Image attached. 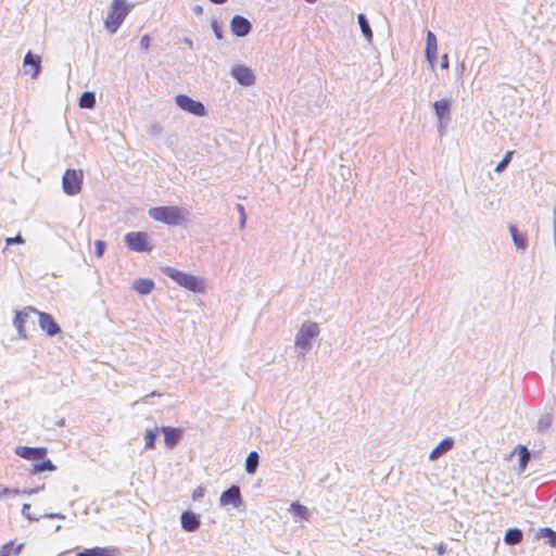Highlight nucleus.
<instances>
[{
  "label": "nucleus",
  "mask_w": 556,
  "mask_h": 556,
  "mask_svg": "<svg viewBox=\"0 0 556 556\" xmlns=\"http://www.w3.org/2000/svg\"><path fill=\"white\" fill-rule=\"evenodd\" d=\"M5 243L7 245H12V244H23L24 243V239L21 235H16L15 237H9L5 239Z\"/></svg>",
  "instance_id": "a19ab883"
},
{
  "label": "nucleus",
  "mask_w": 556,
  "mask_h": 556,
  "mask_svg": "<svg viewBox=\"0 0 556 556\" xmlns=\"http://www.w3.org/2000/svg\"><path fill=\"white\" fill-rule=\"evenodd\" d=\"M23 65L26 75L37 78L41 72V58L28 51L24 56Z\"/></svg>",
  "instance_id": "f8f14e48"
},
{
  "label": "nucleus",
  "mask_w": 556,
  "mask_h": 556,
  "mask_svg": "<svg viewBox=\"0 0 556 556\" xmlns=\"http://www.w3.org/2000/svg\"><path fill=\"white\" fill-rule=\"evenodd\" d=\"M185 42L188 43L190 47H192V40H190L189 38H186Z\"/></svg>",
  "instance_id": "5fc2aeb1"
},
{
  "label": "nucleus",
  "mask_w": 556,
  "mask_h": 556,
  "mask_svg": "<svg viewBox=\"0 0 556 556\" xmlns=\"http://www.w3.org/2000/svg\"><path fill=\"white\" fill-rule=\"evenodd\" d=\"M219 503L222 506L231 505L235 508L240 507L243 503L240 488L233 484L227 490H225L220 494Z\"/></svg>",
  "instance_id": "9b49d317"
},
{
  "label": "nucleus",
  "mask_w": 556,
  "mask_h": 556,
  "mask_svg": "<svg viewBox=\"0 0 556 556\" xmlns=\"http://www.w3.org/2000/svg\"><path fill=\"white\" fill-rule=\"evenodd\" d=\"M516 452L519 456V470L525 471L531 459V453L526 445H518Z\"/></svg>",
  "instance_id": "bb28decb"
},
{
  "label": "nucleus",
  "mask_w": 556,
  "mask_h": 556,
  "mask_svg": "<svg viewBox=\"0 0 556 556\" xmlns=\"http://www.w3.org/2000/svg\"><path fill=\"white\" fill-rule=\"evenodd\" d=\"M43 517L50 518V519H64L65 518V516L60 513L46 514V515H43Z\"/></svg>",
  "instance_id": "a18cd8bd"
},
{
  "label": "nucleus",
  "mask_w": 556,
  "mask_h": 556,
  "mask_svg": "<svg viewBox=\"0 0 556 556\" xmlns=\"http://www.w3.org/2000/svg\"><path fill=\"white\" fill-rule=\"evenodd\" d=\"M45 489V485H41V486H37V488H34V489H24L23 491H20V494H36V493H39L40 491H42Z\"/></svg>",
  "instance_id": "37998d69"
},
{
  "label": "nucleus",
  "mask_w": 556,
  "mask_h": 556,
  "mask_svg": "<svg viewBox=\"0 0 556 556\" xmlns=\"http://www.w3.org/2000/svg\"><path fill=\"white\" fill-rule=\"evenodd\" d=\"M124 242L126 247L134 252H150L152 250L149 236L143 231H130L126 233Z\"/></svg>",
  "instance_id": "423d86ee"
},
{
  "label": "nucleus",
  "mask_w": 556,
  "mask_h": 556,
  "mask_svg": "<svg viewBox=\"0 0 556 556\" xmlns=\"http://www.w3.org/2000/svg\"><path fill=\"white\" fill-rule=\"evenodd\" d=\"M140 49L143 51V52H147L149 49H150V46H151V37L146 34L141 37L140 39Z\"/></svg>",
  "instance_id": "4c0bfd02"
},
{
  "label": "nucleus",
  "mask_w": 556,
  "mask_h": 556,
  "mask_svg": "<svg viewBox=\"0 0 556 556\" xmlns=\"http://www.w3.org/2000/svg\"><path fill=\"white\" fill-rule=\"evenodd\" d=\"M509 232L517 249L526 250L528 247L527 236L519 231L515 225L509 226Z\"/></svg>",
  "instance_id": "412c9836"
},
{
  "label": "nucleus",
  "mask_w": 556,
  "mask_h": 556,
  "mask_svg": "<svg viewBox=\"0 0 556 556\" xmlns=\"http://www.w3.org/2000/svg\"><path fill=\"white\" fill-rule=\"evenodd\" d=\"M258 464H260L258 453L256 451H251L245 458L244 468H245L247 473H249V475L255 473L257 470Z\"/></svg>",
  "instance_id": "b1692460"
},
{
  "label": "nucleus",
  "mask_w": 556,
  "mask_h": 556,
  "mask_svg": "<svg viewBox=\"0 0 556 556\" xmlns=\"http://www.w3.org/2000/svg\"><path fill=\"white\" fill-rule=\"evenodd\" d=\"M426 47H430V48L431 47H438V45H437V37L430 30L427 33Z\"/></svg>",
  "instance_id": "ea45409f"
},
{
  "label": "nucleus",
  "mask_w": 556,
  "mask_h": 556,
  "mask_svg": "<svg viewBox=\"0 0 556 556\" xmlns=\"http://www.w3.org/2000/svg\"><path fill=\"white\" fill-rule=\"evenodd\" d=\"M513 151H508L505 156L503 157V160L496 165L495 167V172L496 173H502L509 164L510 160H511V155H513Z\"/></svg>",
  "instance_id": "72a5a7b5"
},
{
  "label": "nucleus",
  "mask_w": 556,
  "mask_h": 556,
  "mask_svg": "<svg viewBox=\"0 0 556 556\" xmlns=\"http://www.w3.org/2000/svg\"><path fill=\"white\" fill-rule=\"evenodd\" d=\"M205 495V489L203 486H198L197 489H194L193 493H192V498L194 501H199L201 500L203 496Z\"/></svg>",
  "instance_id": "79ce46f5"
},
{
  "label": "nucleus",
  "mask_w": 556,
  "mask_h": 556,
  "mask_svg": "<svg viewBox=\"0 0 556 556\" xmlns=\"http://www.w3.org/2000/svg\"><path fill=\"white\" fill-rule=\"evenodd\" d=\"M202 12H203V9H202V7H201V5H195V7H194V13H195V14H201Z\"/></svg>",
  "instance_id": "603ef678"
},
{
  "label": "nucleus",
  "mask_w": 556,
  "mask_h": 556,
  "mask_svg": "<svg viewBox=\"0 0 556 556\" xmlns=\"http://www.w3.org/2000/svg\"><path fill=\"white\" fill-rule=\"evenodd\" d=\"M305 1H306V2H308V3H312V4H313V3H315L317 0H305Z\"/></svg>",
  "instance_id": "6e6d98bb"
},
{
  "label": "nucleus",
  "mask_w": 556,
  "mask_h": 556,
  "mask_svg": "<svg viewBox=\"0 0 556 556\" xmlns=\"http://www.w3.org/2000/svg\"><path fill=\"white\" fill-rule=\"evenodd\" d=\"M214 4H224L227 0H210Z\"/></svg>",
  "instance_id": "864d4df0"
},
{
  "label": "nucleus",
  "mask_w": 556,
  "mask_h": 556,
  "mask_svg": "<svg viewBox=\"0 0 556 556\" xmlns=\"http://www.w3.org/2000/svg\"><path fill=\"white\" fill-rule=\"evenodd\" d=\"M357 22H358V25H359L363 36L366 38V40L368 42H371L374 35H372V30H371L369 21L366 17V15L364 13H359L357 15Z\"/></svg>",
  "instance_id": "393cba45"
},
{
  "label": "nucleus",
  "mask_w": 556,
  "mask_h": 556,
  "mask_svg": "<svg viewBox=\"0 0 556 556\" xmlns=\"http://www.w3.org/2000/svg\"><path fill=\"white\" fill-rule=\"evenodd\" d=\"M24 547V544H18L17 546H14V542L10 541L5 544L2 545V547L0 548L1 553L7 555V556H11V555H18L22 551V548Z\"/></svg>",
  "instance_id": "7c9ffc66"
},
{
  "label": "nucleus",
  "mask_w": 556,
  "mask_h": 556,
  "mask_svg": "<svg viewBox=\"0 0 556 556\" xmlns=\"http://www.w3.org/2000/svg\"><path fill=\"white\" fill-rule=\"evenodd\" d=\"M30 508L31 507L29 504H24L22 508V514L29 520H39V517L31 514Z\"/></svg>",
  "instance_id": "58836bf2"
},
{
  "label": "nucleus",
  "mask_w": 556,
  "mask_h": 556,
  "mask_svg": "<svg viewBox=\"0 0 556 556\" xmlns=\"http://www.w3.org/2000/svg\"><path fill=\"white\" fill-rule=\"evenodd\" d=\"M553 424V415L551 413H546L540 416L536 422L538 432L544 433L546 432Z\"/></svg>",
  "instance_id": "c85d7f7f"
},
{
  "label": "nucleus",
  "mask_w": 556,
  "mask_h": 556,
  "mask_svg": "<svg viewBox=\"0 0 556 556\" xmlns=\"http://www.w3.org/2000/svg\"><path fill=\"white\" fill-rule=\"evenodd\" d=\"M15 454L27 460H40L47 456L46 447L17 446Z\"/></svg>",
  "instance_id": "4468645a"
},
{
  "label": "nucleus",
  "mask_w": 556,
  "mask_h": 556,
  "mask_svg": "<svg viewBox=\"0 0 556 556\" xmlns=\"http://www.w3.org/2000/svg\"><path fill=\"white\" fill-rule=\"evenodd\" d=\"M28 311L33 314L38 315L39 317V326L42 331L47 333L49 337H54L61 332V327L54 320L53 316L49 313L40 312L33 306H28Z\"/></svg>",
  "instance_id": "1a4fd4ad"
},
{
  "label": "nucleus",
  "mask_w": 556,
  "mask_h": 556,
  "mask_svg": "<svg viewBox=\"0 0 556 556\" xmlns=\"http://www.w3.org/2000/svg\"><path fill=\"white\" fill-rule=\"evenodd\" d=\"M40 460L41 462L33 465V468L30 470L31 475H38L43 471H54L56 469V466L49 458L45 457L43 459Z\"/></svg>",
  "instance_id": "a878e982"
},
{
  "label": "nucleus",
  "mask_w": 556,
  "mask_h": 556,
  "mask_svg": "<svg viewBox=\"0 0 556 556\" xmlns=\"http://www.w3.org/2000/svg\"><path fill=\"white\" fill-rule=\"evenodd\" d=\"M154 281L149 278L136 279L132 283V289L141 295H147L154 289Z\"/></svg>",
  "instance_id": "aec40b11"
},
{
  "label": "nucleus",
  "mask_w": 556,
  "mask_h": 556,
  "mask_svg": "<svg viewBox=\"0 0 556 556\" xmlns=\"http://www.w3.org/2000/svg\"><path fill=\"white\" fill-rule=\"evenodd\" d=\"M31 312L28 311V306L25 307L23 311H17L13 320L14 327L17 329L18 336L23 339H26V332L24 329V324L26 323L28 315Z\"/></svg>",
  "instance_id": "6ab92c4d"
},
{
  "label": "nucleus",
  "mask_w": 556,
  "mask_h": 556,
  "mask_svg": "<svg viewBox=\"0 0 556 556\" xmlns=\"http://www.w3.org/2000/svg\"><path fill=\"white\" fill-rule=\"evenodd\" d=\"M291 510L293 511V514L302 519H307L308 516H309V511L307 509V507H305L304 505L295 502V503H292L291 504Z\"/></svg>",
  "instance_id": "2f4dec72"
},
{
  "label": "nucleus",
  "mask_w": 556,
  "mask_h": 556,
  "mask_svg": "<svg viewBox=\"0 0 556 556\" xmlns=\"http://www.w3.org/2000/svg\"><path fill=\"white\" fill-rule=\"evenodd\" d=\"M523 540V532L519 528H509L504 535V542L507 545L520 544Z\"/></svg>",
  "instance_id": "4be33fe9"
},
{
  "label": "nucleus",
  "mask_w": 556,
  "mask_h": 556,
  "mask_svg": "<svg viewBox=\"0 0 556 556\" xmlns=\"http://www.w3.org/2000/svg\"><path fill=\"white\" fill-rule=\"evenodd\" d=\"M230 75L238 84L249 87L254 85L255 75L252 70L244 65H236L231 68Z\"/></svg>",
  "instance_id": "9d476101"
},
{
  "label": "nucleus",
  "mask_w": 556,
  "mask_h": 556,
  "mask_svg": "<svg viewBox=\"0 0 556 556\" xmlns=\"http://www.w3.org/2000/svg\"><path fill=\"white\" fill-rule=\"evenodd\" d=\"M189 211L185 207L166 205L155 206L149 210V216L167 226H178L187 220Z\"/></svg>",
  "instance_id": "f257e3e1"
},
{
  "label": "nucleus",
  "mask_w": 556,
  "mask_h": 556,
  "mask_svg": "<svg viewBox=\"0 0 556 556\" xmlns=\"http://www.w3.org/2000/svg\"><path fill=\"white\" fill-rule=\"evenodd\" d=\"M60 529H61V526H60V525H58V526H56V528H55V530H56V531H59Z\"/></svg>",
  "instance_id": "4d7b16f0"
},
{
  "label": "nucleus",
  "mask_w": 556,
  "mask_h": 556,
  "mask_svg": "<svg viewBox=\"0 0 556 556\" xmlns=\"http://www.w3.org/2000/svg\"><path fill=\"white\" fill-rule=\"evenodd\" d=\"M236 210L239 213L240 217L247 216L245 215V211H244V206L242 204H237L236 205Z\"/></svg>",
  "instance_id": "de8ad7c7"
},
{
  "label": "nucleus",
  "mask_w": 556,
  "mask_h": 556,
  "mask_svg": "<svg viewBox=\"0 0 556 556\" xmlns=\"http://www.w3.org/2000/svg\"><path fill=\"white\" fill-rule=\"evenodd\" d=\"M118 548L113 546L85 548L76 554V556H117Z\"/></svg>",
  "instance_id": "f3484780"
},
{
  "label": "nucleus",
  "mask_w": 556,
  "mask_h": 556,
  "mask_svg": "<svg viewBox=\"0 0 556 556\" xmlns=\"http://www.w3.org/2000/svg\"><path fill=\"white\" fill-rule=\"evenodd\" d=\"M175 102L178 108L195 116L201 117L206 114L204 104L201 101L193 100L187 94H177L175 97Z\"/></svg>",
  "instance_id": "6e6552de"
},
{
  "label": "nucleus",
  "mask_w": 556,
  "mask_h": 556,
  "mask_svg": "<svg viewBox=\"0 0 556 556\" xmlns=\"http://www.w3.org/2000/svg\"><path fill=\"white\" fill-rule=\"evenodd\" d=\"M320 332L319 325L314 321H304L295 334L294 344L296 349L305 354L312 349V342Z\"/></svg>",
  "instance_id": "20e7f679"
},
{
  "label": "nucleus",
  "mask_w": 556,
  "mask_h": 556,
  "mask_svg": "<svg viewBox=\"0 0 556 556\" xmlns=\"http://www.w3.org/2000/svg\"><path fill=\"white\" fill-rule=\"evenodd\" d=\"M106 243L103 240H96L94 242V254L98 257H102L105 252Z\"/></svg>",
  "instance_id": "c9c22d12"
},
{
  "label": "nucleus",
  "mask_w": 556,
  "mask_h": 556,
  "mask_svg": "<svg viewBox=\"0 0 556 556\" xmlns=\"http://www.w3.org/2000/svg\"><path fill=\"white\" fill-rule=\"evenodd\" d=\"M159 432H161L160 428L148 429L146 431V434H144L146 445H144V447L147 450L154 448V446H155V439H156Z\"/></svg>",
  "instance_id": "c756f323"
},
{
  "label": "nucleus",
  "mask_w": 556,
  "mask_h": 556,
  "mask_svg": "<svg viewBox=\"0 0 556 556\" xmlns=\"http://www.w3.org/2000/svg\"><path fill=\"white\" fill-rule=\"evenodd\" d=\"M20 494L18 489H10L0 484V498L3 496H15Z\"/></svg>",
  "instance_id": "e433bc0d"
},
{
  "label": "nucleus",
  "mask_w": 556,
  "mask_h": 556,
  "mask_svg": "<svg viewBox=\"0 0 556 556\" xmlns=\"http://www.w3.org/2000/svg\"><path fill=\"white\" fill-rule=\"evenodd\" d=\"M161 395H162L161 393H159V392H156V391H153V392H151L150 394H148V395H146V396L143 397V402H146V403H147V402H148L147 400H148V397H150V396H161Z\"/></svg>",
  "instance_id": "8fccbe9b"
},
{
  "label": "nucleus",
  "mask_w": 556,
  "mask_h": 556,
  "mask_svg": "<svg viewBox=\"0 0 556 556\" xmlns=\"http://www.w3.org/2000/svg\"><path fill=\"white\" fill-rule=\"evenodd\" d=\"M535 539H546L551 547H556V531L549 527L540 528L535 533Z\"/></svg>",
  "instance_id": "5701e85b"
},
{
  "label": "nucleus",
  "mask_w": 556,
  "mask_h": 556,
  "mask_svg": "<svg viewBox=\"0 0 556 556\" xmlns=\"http://www.w3.org/2000/svg\"><path fill=\"white\" fill-rule=\"evenodd\" d=\"M160 430L164 434L165 445L168 448H174L181 440L182 430L180 428L163 426Z\"/></svg>",
  "instance_id": "2eb2a0df"
},
{
  "label": "nucleus",
  "mask_w": 556,
  "mask_h": 556,
  "mask_svg": "<svg viewBox=\"0 0 556 556\" xmlns=\"http://www.w3.org/2000/svg\"><path fill=\"white\" fill-rule=\"evenodd\" d=\"M212 30L218 40L223 39V25L217 21L213 20L211 23Z\"/></svg>",
  "instance_id": "f704fd0d"
},
{
  "label": "nucleus",
  "mask_w": 556,
  "mask_h": 556,
  "mask_svg": "<svg viewBox=\"0 0 556 556\" xmlns=\"http://www.w3.org/2000/svg\"><path fill=\"white\" fill-rule=\"evenodd\" d=\"M230 29L235 36L245 37L250 34L252 24L247 17L235 15L230 21Z\"/></svg>",
  "instance_id": "ddd939ff"
},
{
  "label": "nucleus",
  "mask_w": 556,
  "mask_h": 556,
  "mask_svg": "<svg viewBox=\"0 0 556 556\" xmlns=\"http://www.w3.org/2000/svg\"><path fill=\"white\" fill-rule=\"evenodd\" d=\"M180 522H181V528L188 532H193V531L198 530V528L200 527V523H201L199 516L191 510H186L181 514Z\"/></svg>",
  "instance_id": "dca6fc26"
},
{
  "label": "nucleus",
  "mask_w": 556,
  "mask_h": 556,
  "mask_svg": "<svg viewBox=\"0 0 556 556\" xmlns=\"http://www.w3.org/2000/svg\"><path fill=\"white\" fill-rule=\"evenodd\" d=\"M446 552V548L443 544H440L438 547H437V553L439 556H443Z\"/></svg>",
  "instance_id": "09e8293b"
},
{
  "label": "nucleus",
  "mask_w": 556,
  "mask_h": 556,
  "mask_svg": "<svg viewBox=\"0 0 556 556\" xmlns=\"http://www.w3.org/2000/svg\"><path fill=\"white\" fill-rule=\"evenodd\" d=\"M65 555V552H62L61 554H59V556H64Z\"/></svg>",
  "instance_id": "052dcab7"
},
{
  "label": "nucleus",
  "mask_w": 556,
  "mask_h": 556,
  "mask_svg": "<svg viewBox=\"0 0 556 556\" xmlns=\"http://www.w3.org/2000/svg\"><path fill=\"white\" fill-rule=\"evenodd\" d=\"M65 555V552H62L61 554H59V556H64Z\"/></svg>",
  "instance_id": "bf43d9fd"
},
{
  "label": "nucleus",
  "mask_w": 556,
  "mask_h": 556,
  "mask_svg": "<svg viewBox=\"0 0 556 556\" xmlns=\"http://www.w3.org/2000/svg\"><path fill=\"white\" fill-rule=\"evenodd\" d=\"M84 173L81 169L68 168L62 177V188L65 194L76 195L80 192L83 186Z\"/></svg>",
  "instance_id": "39448f33"
},
{
  "label": "nucleus",
  "mask_w": 556,
  "mask_h": 556,
  "mask_svg": "<svg viewBox=\"0 0 556 556\" xmlns=\"http://www.w3.org/2000/svg\"><path fill=\"white\" fill-rule=\"evenodd\" d=\"M245 223H247V216L240 217V220H239L240 229H243L245 227Z\"/></svg>",
  "instance_id": "3c124183"
},
{
  "label": "nucleus",
  "mask_w": 556,
  "mask_h": 556,
  "mask_svg": "<svg viewBox=\"0 0 556 556\" xmlns=\"http://www.w3.org/2000/svg\"><path fill=\"white\" fill-rule=\"evenodd\" d=\"M131 8L132 5L127 3L126 0H113L104 21L105 28L111 34H115L131 11Z\"/></svg>",
  "instance_id": "f03ea898"
},
{
  "label": "nucleus",
  "mask_w": 556,
  "mask_h": 556,
  "mask_svg": "<svg viewBox=\"0 0 556 556\" xmlns=\"http://www.w3.org/2000/svg\"><path fill=\"white\" fill-rule=\"evenodd\" d=\"M163 274L173 279L177 285L180 287L194 292V293H201L204 292V285L201 279L198 277L187 274L184 271H180L174 267H165L163 268Z\"/></svg>",
  "instance_id": "7ed1b4c3"
},
{
  "label": "nucleus",
  "mask_w": 556,
  "mask_h": 556,
  "mask_svg": "<svg viewBox=\"0 0 556 556\" xmlns=\"http://www.w3.org/2000/svg\"><path fill=\"white\" fill-rule=\"evenodd\" d=\"M454 446V439L447 437L443 439L430 453L429 459L437 460L447 452H450Z\"/></svg>",
  "instance_id": "a211bd4d"
},
{
  "label": "nucleus",
  "mask_w": 556,
  "mask_h": 556,
  "mask_svg": "<svg viewBox=\"0 0 556 556\" xmlns=\"http://www.w3.org/2000/svg\"><path fill=\"white\" fill-rule=\"evenodd\" d=\"M65 555V552H62L61 554H59V556H64Z\"/></svg>",
  "instance_id": "13d9d810"
},
{
  "label": "nucleus",
  "mask_w": 556,
  "mask_h": 556,
  "mask_svg": "<svg viewBox=\"0 0 556 556\" xmlns=\"http://www.w3.org/2000/svg\"><path fill=\"white\" fill-rule=\"evenodd\" d=\"M554 503L556 504V498L554 500Z\"/></svg>",
  "instance_id": "680f3d73"
},
{
  "label": "nucleus",
  "mask_w": 556,
  "mask_h": 556,
  "mask_svg": "<svg viewBox=\"0 0 556 556\" xmlns=\"http://www.w3.org/2000/svg\"><path fill=\"white\" fill-rule=\"evenodd\" d=\"M425 54L427 61L433 66L438 58V47H426Z\"/></svg>",
  "instance_id": "473e14b6"
},
{
  "label": "nucleus",
  "mask_w": 556,
  "mask_h": 556,
  "mask_svg": "<svg viewBox=\"0 0 556 556\" xmlns=\"http://www.w3.org/2000/svg\"><path fill=\"white\" fill-rule=\"evenodd\" d=\"M96 105V93L93 91H84L79 99V106L83 109H93Z\"/></svg>",
  "instance_id": "cd10ccee"
},
{
  "label": "nucleus",
  "mask_w": 556,
  "mask_h": 556,
  "mask_svg": "<svg viewBox=\"0 0 556 556\" xmlns=\"http://www.w3.org/2000/svg\"><path fill=\"white\" fill-rule=\"evenodd\" d=\"M161 131H162V128H161V126L159 124L151 125V127L149 129V134L153 135V136L160 135Z\"/></svg>",
  "instance_id": "c03bdc74"
},
{
  "label": "nucleus",
  "mask_w": 556,
  "mask_h": 556,
  "mask_svg": "<svg viewBox=\"0 0 556 556\" xmlns=\"http://www.w3.org/2000/svg\"><path fill=\"white\" fill-rule=\"evenodd\" d=\"M447 67H448V56H447V54H444L441 58V68L445 70Z\"/></svg>",
  "instance_id": "49530a36"
},
{
  "label": "nucleus",
  "mask_w": 556,
  "mask_h": 556,
  "mask_svg": "<svg viewBox=\"0 0 556 556\" xmlns=\"http://www.w3.org/2000/svg\"><path fill=\"white\" fill-rule=\"evenodd\" d=\"M435 116L439 121L438 130L441 135H443L447 123L451 119V106H452V99L451 98H444L438 101H434L432 103Z\"/></svg>",
  "instance_id": "0eeeda50"
}]
</instances>
